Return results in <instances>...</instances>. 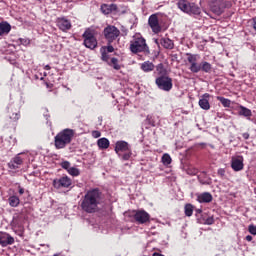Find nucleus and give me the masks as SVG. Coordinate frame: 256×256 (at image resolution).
Returning <instances> with one entry per match:
<instances>
[{"mask_svg": "<svg viewBox=\"0 0 256 256\" xmlns=\"http://www.w3.org/2000/svg\"><path fill=\"white\" fill-rule=\"evenodd\" d=\"M102 193L99 188H94L86 192L80 207L86 213H95L97 209H99V205H101L102 201Z\"/></svg>", "mask_w": 256, "mask_h": 256, "instance_id": "1", "label": "nucleus"}, {"mask_svg": "<svg viewBox=\"0 0 256 256\" xmlns=\"http://www.w3.org/2000/svg\"><path fill=\"white\" fill-rule=\"evenodd\" d=\"M73 137H75V130L66 128L60 131L54 137V146L56 149H65L67 145L71 144L73 141Z\"/></svg>", "mask_w": 256, "mask_h": 256, "instance_id": "2", "label": "nucleus"}, {"mask_svg": "<svg viewBox=\"0 0 256 256\" xmlns=\"http://www.w3.org/2000/svg\"><path fill=\"white\" fill-rule=\"evenodd\" d=\"M114 151L122 161H129V159H131V157L133 156V150H131V145L123 140H119L115 143Z\"/></svg>", "mask_w": 256, "mask_h": 256, "instance_id": "3", "label": "nucleus"}, {"mask_svg": "<svg viewBox=\"0 0 256 256\" xmlns=\"http://www.w3.org/2000/svg\"><path fill=\"white\" fill-rule=\"evenodd\" d=\"M130 51L131 53H149V46L145 38L141 36H134L133 40L130 42Z\"/></svg>", "mask_w": 256, "mask_h": 256, "instance_id": "4", "label": "nucleus"}, {"mask_svg": "<svg viewBox=\"0 0 256 256\" xmlns=\"http://www.w3.org/2000/svg\"><path fill=\"white\" fill-rule=\"evenodd\" d=\"M177 6L178 9L183 11V13H187L188 15H199L201 13V9L199 8V6L187 0L178 1Z\"/></svg>", "mask_w": 256, "mask_h": 256, "instance_id": "5", "label": "nucleus"}, {"mask_svg": "<svg viewBox=\"0 0 256 256\" xmlns=\"http://www.w3.org/2000/svg\"><path fill=\"white\" fill-rule=\"evenodd\" d=\"M155 84L161 91L169 93L173 89V79L169 76H158L155 80Z\"/></svg>", "mask_w": 256, "mask_h": 256, "instance_id": "6", "label": "nucleus"}, {"mask_svg": "<svg viewBox=\"0 0 256 256\" xmlns=\"http://www.w3.org/2000/svg\"><path fill=\"white\" fill-rule=\"evenodd\" d=\"M103 35L108 45H111L113 41H117V38L119 37V35H121V31L118 30L117 27L109 25L106 28H104Z\"/></svg>", "mask_w": 256, "mask_h": 256, "instance_id": "7", "label": "nucleus"}, {"mask_svg": "<svg viewBox=\"0 0 256 256\" xmlns=\"http://www.w3.org/2000/svg\"><path fill=\"white\" fill-rule=\"evenodd\" d=\"M211 11L216 15H221L225 9L231 7V2L224 0H215L210 4Z\"/></svg>", "mask_w": 256, "mask_h": 256, "instance_id": "8", "label": "nucleus"}, {"mask_svg": "<svg viewBox=\"0 0 256 256\" xmlns=\"http://www.w3.org/2000/svg\"><path fill=\"white\" fill-rule=\"evenodd\" d=\"M84 45L88 49H95L97 47V38H95V32L91 29H87L84 34Z\"/></svg>", "mask_w": 256, "mask_h": 256, "instance_id": "9", "label": "nucleus"}, {"mask_svg": "<svg viewBox=\"0 0 256 256\" xmlns=\"http://www.w3.org/2000/svg\"><path fill=\"white\" fill-rule=\"evenodd\" d=\"M187 61L190 63V71L191 73H199L201 71V64L197 63L199 61V55L198 54H191L187 53Z\"/></svg>", "mask_w": 256, "mask_h": 256, "instance_id": "10", "label": "nucleus"}, {"mask_svg": "<svg viewBox=\"0 0 256 256\" xmlns=\"http://www.w3.org/2000/svg\"><path fill=\"white\" fill-rule=\"evenodd\" d=\"M73 185V180L69 176H63L53 180L54 189H69Z\"/></svg>", "mask_w": 256, "mask_h": 256, "instance_id": "11", "label": "nucleus"}, {"mask_svg": "<svg viewBox=\"0 0 256 256\" xmlns=\"http://www.w3.org/2000/svg\"><path fill=\"white\" fill-rule=\"evenodd\" d=\"M148 25L152 29V33H161V24H159V16L157 14H152L148 18Z\"/></svg>", "mask_w": 256, "mask_h": 256, "instance_id": "12", "label": "nucleus"}, {"mask_svg": "<svg viewBox=\"0 0 256 256\" xmlns=\"http://www.w3.org/2000/svg\"><path fill=\"white\" fill-rule=\"evenodd\" d=\"M134 219L137 223L143 225L144 223H147L149 219H151V216L145 210H138L134 214Z\"/></svg>", "mask_w": 256, "mask_h": 256, "instance_id": "13", "label": "nucleus"}, {"mask_svg": "<svg viewBox=\"0 0 256 256\" xmlns=\"http://www.w3.org/2000/svg\"><path fill=\"white\" fill-rule=\"evenodd\" d=\"M62 169H65L72 177H79L81 175V170L77 167H71V162L64 161L61 163Z\"/></svg>", "mask_w": 256, "mask_h": 256, "instance_id": "14", "label": "nucleus"}, {"mask_svg": "<svg viewBox=\"0 0 256 256\" xmlns=\"http://www.w3.org/2000/svg\"><path fill=\"white\" fill-rule=\"evenodd\" d=\"M21 155H23V153L17 154L11 159V161L8 163L9 169H19V167L23 165L25 158H23Z\"/></svg>", "mask_w": 256, "mask_h": 256, "instance_id": "15", "label": "nucleus"}, {"mask_svg": "<svg viewBox=\"0 0 256 256\" xmlns=\"http://www.w3.org/2000/svg\"><path fill=\"white\" fill-rule=\"evenodd\" d=\"M231 167L233 171H243V156H234L231 159Z\"/></svg>", "mask_w": 256, "mask_h": 256, "instance_id": "16", "label": "nucleus"}, {"mask_svg": "<svg viewBox=\"0 0 256 256\" xmlns=\"http://www.w3.org/2000/svg\"><path fill=\"white\" fill-rule=\"evenodd\" d=\"M209 97H211V95L209 93H205L202 95L198 102L199 107L204 111H209L211 109V104H209Z\"/></svg>", "mask_w": 256, "mask_h": 256, "instance_id": "17", "label": "nucleus"}, {"mask_svg": "<svg viewBox=\"0 0 256 256\" xmlns=\"http://www.w3.org/2000/svg\"><path fill=\"white\" fill-rule=\"evenodd\" d=\"M15 238L7 233L0 232V245L1 247H7V245H13Z\"/></svg>", "mask_w": 256, "mask_h": 256, "instance_id": "18", "label": "nucleus"}, {"mask_svg": "<svg viewBox=\"0 0 256 256\" xmlns=\"http://www.w3.org/2000/svg\"><path fill=\"white\" fill-rule=\"evenodd\" d=\"M56 23L57 27L61 31H69V29H71V21L67 20L66 18H58Z\"/></svg>", "mask_w": 256, "mask_h": 256, "instance_id": "19", "label": "nucleus"}, {"mask_svg": "<svg viewBox=\"0 0 256 256\" xmlns=\"http://www.w3.org/2000/svg\"><path fill=\"white\" fill-rule=\"evenodd\" d=\"M197 201L199 203H211L213 201V195L209 192L201 193L197 196Z\"/></svg>", "mask_w": 256, "mask_h": 256, "instance_id": "20", "label": "nucleus"}, {"mask_svg": "<svg viewBox=\"0 0 256 256\" xmlns=\"http://www.w3.org/2000/svg\"><path fill=\"white\" fill-rule=\"evenodd\" d=\"M101 11L104 15H109L110 13H113V11H117V5L115 4H102L101 5Z\"/></svg>", "mask_w": 256, "mask_h": 256, "instance_id": "21", "label": "nucleus"}, {"mask_svg": "<svg viewBox=\"0 0 256 256\" xmlns=\"http://www.w3.org/2000/svg\"><path fill=\"white\" fill-rule=\"evenodd\" d=\"M11 32V24L7 22L0 23V36L1 35H9Z\"/></svg>", "mask_w": 256, "mask_h": 256, "instance_id": "22", "label": "nucleus"}, {"mask_svg": "<svg viewBox=\"0 0 256 256\" xmlns=\"http://www.w3.org/2000/svg\"><path fill=\"white\" fill-rule=\"evenodd\" d=\"M160 44L164 49H173L175 47V43H173V40L169 38H161Z\"/></svg>", "mask_w": 256, "mask_h": 256, "instance_id": "23", "label": "nucleus"}, {"mask_svg": "<svg viewBox=\"0 0 256 256\" xmlns=\"http://www.w3.org/2000/svg\"><path fill=\"white\" fill-rule=\"evenodd\" d=\"M141 69L144 71V73H151V71L155 69V64L150 61H145L141 64Z\"/></svg>", "mask_w": 256, "mask_h": 256, "instance_id": "24", "label": "nucleus"}, {"mask_svg": "<svg viewBox=\"0 0 256 256\" xmlns=\"http://www.w3.org/2000/svg\"><path fill=\"white\" fill-rule=\"evenodd\" d=\"M154 75H158V77H166L167 69L163 66V64H158L156 66V70L154 71Z\"/></svg>", "mask_w": 256, "mask_h": 256, "instance_id": "25", "label": "nucleus"}, {"mask_svg": "<svg viewBox=\"0 0 256 256\" xmlns=\"http://www.w3.org/2000/svg\"><path fill=\"white\" fill-rule=\"evenodd\" d=\"M198 181L202 184V185H211V178L209 176H207V173L202 172L199 176H198Z\"/></svg>", "mask_w": 256, "mask_h": 256, "instance_id": "26", "label": "nucleus"}, {"mask_svg": "<svg viewBox=\"0 0 256 256\" xmlns=\"http://www.w3.org/2000/svg\"><path fill=\"white\" fill-rule=\"evenodd\" d=\"M240 111L238 112V115L242 116V117H251L253 115V113L251 112V109L240 105L239 106Z\"/></svg>", "mask_w": 256, "mask_h": 256, "instance_id": "27", "label": "nucleus"}, {"mask_svg": "<svg viewBox=\"0 0 256 256\" xmlns=\"http://www.w3.org/2000/svg\"><path fill=\"white\" fill-rule=\"evenodd\" d=\"M97 145H98L99 149H109V145H110L109 139L100 138L97 141Z\"/></svg>", "mask_w": 256, "mask_h": 256, "instance_id": "28", "label": "nucleus"}, {"mask_svg": "<svg viewBox=\"0 0 256 256\" xmlns=\"http://www.w3.org/2000/svg\"><path fill=\"white\" fill-rule=\"evenodd\" d=\"M8 203L10 207H18L19 203H21V200H19V197L17 196H10L8 199Z\"/></svg>", "mask_w": 256, "mask_h": 256, "instance_id": "29", "label": "nucleus"}, {"mask_svg": "<svg viewBox=\"0 0 256 256\" xmlns=\"http://www.w3.org/2000/svg\"><path fill=\"white\" fill-rule=\"evenodd\" d=\"M211 69H213V66H211V63L204 61L201 63V71H204V73H211Z\"/></svg>", "mask_w": 256, "mask_h": 256, "instance_id": "30", "label": "nucleus"}, {"mask_svg": "<svg viewBox=\"0 0 256 256\" xmlns=\"http://www.w3.org/2000/svg\"><path fill=\"white\" fill-rule=\"evenodd\" d=\"M217 101H220V103L223 105V107H231V101L223 96H217Z\"/></svg>", "mask_w": 256, "mask_h": 256, "instance_id": "31", "label": "nucleus"}, {"mask_svg": "<svg viewBox=\"0 0 256 256\" xmlns=\"http://www.w3.org/2000/svg\"><path fill=\"white\" fill-rule=\"evenodd\" d=\"M173 160L171 159V155H169V154H164L163 156H162V163H163V165H165V166H167V165H171V162H172Z\"/></svg>", "mask_w": 256, "mask_h": 256, "instance_id": "32", "label": "nucleus"}, {"mask_svg": "<svg viewBox=\"0 0 256 256\" xmlns=\"http://www.w3.org/2000/svg\"><path fill=\"white\" fill-rule=\"evenodd\" d=\"M110 65L115 69L116 71H119L121 69V65H119V60L117 58H111Z\"/></svg>", "mask_w": 256, "mask_h": 256, "instance_id": "33", "label": "nucleus"}, {"mask_svg": "<svg viewBox=\"0 0 256 256\" xmlns=\"http://www.w3.org/2000/svg\"><path fill=\"white\" fill-rule=\"evenodd\" d=\"M185 215L186 217H191V215H193V205L191 204L185 205Z\"/></svg>", "mask_w": 256, "mask_h": 256, "instance_id": "34", "label": "nucleus"}, {"mask_svg": "<svg viewBox=\"0 0 256 256\" xmlns=\"http://www.w3.org/2000/svg\"><path fill=\"white\" fill-rule=\"evenodd\" d=\"M186 173L188 175H197V173H199V170H197V168L195 167L190 166L186 169Z\"/></svg>", "mask_w": 256, "mask_h": 256, "instance_id": "35", "label": "nucleus"}, {"mask_svg": "<svg viewBox=\"0 0 256 256\" xmlns=\"http://www.w3.org/2000/svg\"><path fill=\"white\" fill-rule=\"evenodd\" d=\"M103 49L104 51L106 50L107 53H113V51H115V48L111 44H108V46L104 47Z\"/></svg>", "mask_w": 256, "mask_h": 256, "instance_id": "36", "label": "nucleus"}, {"mask_svg": "<svg viewBox=\"0 0 256 256\" xmlns=\"http://www.w3.org/2000/svg\"><path fill=\"white\" fill-rule=\"evenodd\" d=\"M92 137L94 139H99V137H101V132L97 130L92 131Z\"/></svg>", "mask_w": 256, "mask_h": 256, "instance_id": "37", "label": "nucleus"}, {"mask_svg": "<svg viewBox=\"0 0 256 256\" xmlns=\"http://www.w3.org/2000/svg\"><path fill=\"white\" fill-rule=\"evenodd\" d=\"M249 233H251V235H256V226H249Z\"/></svg>", "mask_w": 256, "mask_h": 256, "instance_id": "38", "label": "nucleus"}, {"mask_svg": "<svg viewBox=\"0 0 256 256\" xmlns=\"http://www.w3.org/2000/svg\"><path fill=\"white\" fill-rule=\"evenodd\" d=\"M102 60L109 61V55L107 54V52H102Z\"/></svg>", "mask_w": 256, "mask_h": 256, "instance_id": "39", "label": "nucleus"}, {"mask_svg": "<svg viewBox=\"0 0 256 256\" xmlns=\"http://www.w3.org/2000/svg\"><path fill=\"white\" fill-rule=\"evenodd\" d=\"M10 119H12V121L19 120V114L18 113H14L12 116H10Z\"/></svg>", "mask_w": 256, "mask_h": 256, "instance_id": "40", "label": "nucleus"}, {"mask_svg": "<svg viewBox=\"0 0 256 256\" xmlns=\"http://www.w3.org/2000/svg\"><path fill=\"white\" fill-rule=\"evenodd\" d=\"M206 223H207V225H213V223H215V220L213 219V217H210V218L206 219Z\"/></svg>", "mask_w": 256, "mask_h": 256, "instance_id": "41", "label": "nucleus"}, {"mask_svg": "<svg viewBox=\"0 0 256 256\" xmlns=\"http://www.w3.org/2000/svg\"><path fill=\"white\" fill-rule=\"evenodd\" d=\"M218 175H220V177H223L225 175V170L224 169H219L218 170Z\"/></svg>", "mask_w": 256, "mask_h": 256, "instance_id": "42", "label": "nucleus"}, {"mask_svg": "<svg viewBox=\"0 0 256 256\" xmlns=\"http://www.w3.org/2000/svg\"><path fill=\"white\" fill-rule=\"evenodd\" d=\"M246 241H253V236L247 235L246 236Z\"/></svg>", "mask_w": 256, "mask_h": 256, "instance_id": "43", "label": "nucleus"}, {"mask_svg": "<svg viewBox=\"0 0 256 256\" xmlns=\"http://www.w3.org/2000/svg\"><path fill=\"white\" fill-rule=\"evenodd\" d=\"M252 21H253V28H254L255 31H256V17H254V18L252 19Z\"/></svg>", "mask_w": 256, "mask_h": 256, "instance_id": "44", "label": "nucleus"}, {"mask_svg": "<svg viewBox=\"0 0 256 256\" xmlns=\"http://www.w3.org/2000/svg\"><path fill=\"white\" fill-rule=\"evenodd\" d=\"M23 193H25V189L19 187V194H20V195H23Z\"/></svg>", "mask_w": 256, "mask_h": 256, "instance_id": "45", "label": "nucleus"}, {"mask_svg": "<svg viewBox=\"0 0 256 256\" xmlns=\"http://www.w3.org/2000/svg\"><path fill=\"white\" fill-rule=\"evenodd\" d=\"M44 69H45L46 71H50L51 66H49V65H45V66H44Z\"/></svg>", "mask_w": 256, "mask_h": 256, "instance_id": "46", "label": "nucleus"}, {"mask_svg": "<svg viewBox=\"0 0 256 256\" xmlns=\"http://www.w3.org/2000/svg\"><path fill=\"white\" fill-rule=\"evenodd\" d=\"M243 138H244V139H249V133H244V134H243Z\"/></svg>", "mask_w": 256, "mask_h": 256, "instance_id": "47", "label": "nucleus"}, {"mask_svg": "<svg viewBox=\"0 0 256 256\" xmlns=\"http://www.w3.org/2000/svg\"><path fill=\"white\" fill-rule=\"evenodd\" d=\"M153 256H163V254H160V253L155 252V253L153 254Z\"/></svg>", "mask_w": 256, "mask_h": 256, "instance_id": "48", "label": "nucleus"}, {"mask_svg": "<svg viewBox=\"0 0 256 256\" xmlns=\"http://www.w3.org/2000/svg\"><path fill=\"white\" fill-rule=\"evenodd\" d=\"M20 41H21V43H26V44L29 43V40H25V41L23 42V39H20Z\"/></svg>", "mask_w": 256, "mask_h": 256, "instance_id": "49", "label": "nucleus"}, {"mask_svg": "<svg viewBox=\"0 0 256 256\" xmlns=\"http://www.w3.org/2000/svg\"><path fill=\"white\" fill-rule=\"evenodd\" d=\"M154 43H156V45H159V40L155 39Z\"/></svg>", "mask_w": 256, "mask_h": 256, "instance_id": "50", "label": "nucleus"}]
</instances>
